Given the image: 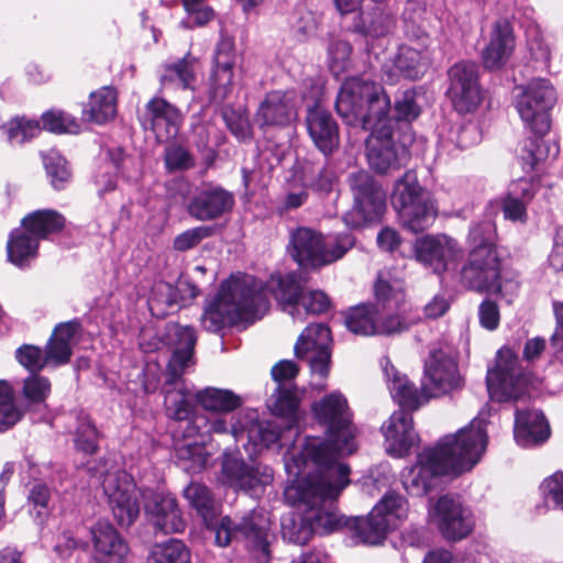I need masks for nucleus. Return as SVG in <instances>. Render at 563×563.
I'll return each mask as SVG.
<instances>
[{
	"instance_id": "nucleus-1",
	"label": "nucleus",
	"mask_w": 563,
	"mask_h": 563,
	"mask_svg": "<svg viewBox=\"0 0 563 563\" xmlns=\"http://www.w3.org/2000/svg\"><path fill=\"white\" fill-rule=\"evenodd\" d=\"M268 292L295 321H303V314L307 313H322L330 306L323 291H302L290 275L272 278L266 286L251 275H232L221 284L218 294L207 303L201 316L202 328L216 333L227 325L253 322L262 318L269 308Z\"/></svg>"
},
{
	"instance_id": "nucleus-2",
	"label": "nucleus",
	"mask_w": 563,
	"mask_h": 563,
	"mask_svg": "<svg viewBox=\"0 0 563 563\" xmlns=\"http://www.w3.org/2000/svg\"><path fill=\"white\" fill-rule=\"evenodd\" d=\"M314 418L327 428V440L307 437L300 445H294L284 456L296 455L301 468L327 478H335L332 490L350 484V467L339 459L354 453L357 449L356 428L352 423V413L347 400L340 391H333L312 406Z\"/></svg>"
},
{
	"instance_id": "nucleus-3",
	"label": "nucleus",
	"mask_w": 563,
	"mask_h": 563,
	"mask_svg": "<svg viewBox=\"0 0 563 563\" xmlns=\"http://www.w3.org/2000/svg\"><path fill=\"white\" fill-rule=\"evenodd\" d=\"M284 464L291 478L284 492L285 499L301 514L298 518L294 515L283 518L282 534L289 542L305 544L313 533L323 534L335 528V516L323 504L336 498L345 487L332 490L335 478L301 468L296 455L287 457Z\"/></svg>"
},
{
	"instance_id": "nucleus-4",
	"label": "nucleus",
	"mask_w": 563,
	"mask_h": 563,
	"mask_svg": "<svg viewBox=\"0 0 563 563\" xmlns=\"http://www.w3.org/2000/svg\"><path fill=\"white\" fill-rule=\"evenodd\" d=\"M486 421L474 418L455 434L443 437L434 448L418 455L417 463L405 470L402 484L413 496L426 495L444 474H461L472 470L487 446Z\"/></svg>"
},
{
	"instance_id": "nucleus-5",
	"label": "nucleus",
	"mask_w": 563,
	"mask_h": 563,
	"mask_svg": "<svg viewBox=\"0 0 563 563\" xmlns=\"http://www.w3.org/2000/svg\"><path fill=\"white\" fill-rule=\"evenodd\" d=\"M185 498L202 518L206 527L214 533L216 544L228 547L242 538L258 563L269 561V545L274 536L269 531V519L260 511H252L241 522L230 517L219 518L220 505L207 486L191 483L184 490Z\"/></svg>"
},
{
	"instance_id": "nucleus-6",
	"label": "nucleus",
	"mask_w": 563,
	"mask_h": 563,
	"mask_svg": "<svg viewBox=\"0 0 563 563\" xmlns=\"http://www.w3.org/2000/svg\"><path fill=\"white\" fill-rule=\"evenodd\" d=\"M555 102L553 86L542 78L532 79L521 88V93L517 97L516 109L525 125L534 134L523 141L520 150V159L527 173L541 170L559 153L555 144H550L542 137L551 128L549 111Z\"/></svg>"
},
{
	"instance_id": "nucleus-7",
	"label": "nucleus",
	"mask_w": 563,
	"mask_h": 563,
	"mask_svg": "<svg viewBox=\"0 0 563 563\" xmlns=\"http://www.w3.org/2000/svg\"><path fill=\"white\" fill-rule=\"evenodd\" d=\"M496 228L492 221L471 227L467 263L461 271L462 283L470 289L497 295L511 302L519 289V283L500 274V263L494 244Z\"/></svg>"
},
{
	"instance_id": "nucleus-8",
	"label": "nucleus",
	"mask_w": 563,
	"mask_h": 563,
	"mask_svg": "<svg viewBox=\"0 0 563 563\" xmlns=\"http://www.w3.org/2000/svg\"><path fill=\"white\" fill-rule=\"evenodd\" d=\"M335 109L346 124L367 130L389 118L390 100L379 84L351 77L342 84Z\"/></svg>"
},
{
	"instance_id": "nucleus-9",
	"label": "nucleus",
	"mask_w": 563,
	"mask_h": 563,
	"mask_svg": "<svg viewBox=\"0 0 563 563\" xmlns=\"http://www.w3.org/2000/svg\"><path fill=\"white\" fill-rule=\"evenodd\" d=\"M167 336L174 346L168 363V380L165 384V409L168 417L186 420L192 413L191 395L180 379L186 367L194 363L196 333L191 327L172 323L167 325Z\"/></svg>"
},
{
	"instance_id": "nucleus-10",
	"label": "nucleus",
	"mask_w": 563,
	"mask_h": 563,
	"mask_svg": "<svg viewBox=\"0 0 563 563\" xmlns=\"http://www.w3.org/2000/svg\"><path fill=\"white\" fill-rule=\"evenodd\" d=\"M390 201L401 225L413 233L427 230L437 218L431 195L420 186L412 170L406 172L396 180Z\"/></svg>"
},
{
	"instance_id": "nucleus-11",
	"label": "nucleus",
	"mask_w": 563,
	"mask_h": 563,
	"mask_svg": "<svg viewBox=\"0 0 563 563\" xmlns=\"http://www.w3.org/2000/svg\"><path fill=\"white\" fill-rule=\"evenodd\" d=\"M102 487L117 523L124 528L132 526L140 515L139 498L145 501L150 488H139L132 476L123 471L108 473Z\"/></svg>"
},
{
	"instance_id": "nucleus-12",
	"label": "nucleus",
	"mask_w": 563,
	"mask_h": 563,
	"mask_svg": "<svg viewBox=\"0 0 563 563\" xmlns=\"http://www.w3.org/2000/svg\"><path fill=\"white\" fill-rule=\"evenodd\" d=\"M408 503L396 493H387L372 509L368 517L360 521L356 532L362 542L380 543L391 530L399 528L408 518Z\"/></svg>"
},
{
	"instance_id": "nucleus-13",
	"label": "nucleus",
	"mask_w": 563,
	"mask_h": 563,
	"mask_svg": "<svg viewBox=\"0 0 563 563\" xmlns=\"http://www.w3.org/2000/svg\"><path fill=\"white\" fill-rule=\"evenodd\" d=\"M527 383L516 353L509 347H501L495 366L486 376L490 398L499 402L517 400L527 394Z\"/></svg>"
},
{
	"instance_id": "nucleus-14",
	"label": "nucleus",
	"mask_w": 563,
	"mask_h": 563,
	"mask_svg": "<svg viewBox=\"0 0 563 563\" xmlns=\"http://www.w3.org/2000/svg\"><path fill=\"white\" fill-rule=\"evenodd\" d=\"M349 179L354 205L344 214L343 221L347 227L355 229L377 220L382 216L385 210V194L375 185L367 172L353 173Z\"/></svg>"
},
{
	"instance_id": "nucleus-15",
	"label": "nucleus",
	"mask_w": 563,
	"mask_h": 563,
	"mask_svg": "<svg viewBox=\"0 0 563 563\" xmlns=\"http://www.w3.org/2000/svg\"><path fill=\"white\" fill-rule=\"evenodd\" d=\"M463 386V378L454 358L442 350L430 353L424 362L422 393L426 398L452 394Z\"/></svg>"
},
{
	"instance_id": "nucleus-16",
	"label": "nucleus",
	"mask_w": 563,
	"mask_h": 563,
	"mask_svg": "<svg viewBox=\"0 0 563 563\" xmlns=\"http://www.w3.org/2000/svg\"><path fill=\"white\" fill-rule=\"evenodd\" d=\"M332 336L330 329L322 323L309 324L295 344L298 358L309 363L313 376L324 380L330 371Z\"/></svg>"
},
{
	"instance_id": "nucleus-17",
	"label": "nucleus",
	"mask_w": 563,
	"mask_h": 563,
	"mask_svg": "<svg viewBox=\"0 0 563 563\" xmlns=\"http://www.w3.org/2000/svg\"><path fill=\"white\" fill-rule=\"evenodd\" d=\"M222 477L229 486L258 496L273 482L274 473L266 465L250 467L243 462L239 451L228 450L223 453Z\"/></svg>"
},
{
	"instance_id": "nucleus-18",
	"label": "nucleus",
	"mask_w": 563,
	"mask_h": 563,
	"mask_svg": "<svg viewBox=\"0 0 563 563\" xmlns=\"http://www.w3.org/2000/svg\"><path fill=\"white\" fill-rule=\"evenodd\" d=\"M429 517L448 540H461L473 529L471 511L452 496L440 497L430 507Z\"/></svg>"
},
{
	"instance_id": "nucleus-19",
	"label": "nucleus",
	"mask_w": 563,
	"mask_h": 563,
	"mask_svg": "<svg viewBox=\"0 0 563 563\" xmlns=\"http://www.w3.org/2000/svg\"><path fill=\"white\" fill-rule=\"evenodd\" d=\"M449 96L456 111L466 113L475 110L482 101L478 84V68L475 63L460 62L449 70Z\"/></svg>"
},
{
	"instance_id": "nucleus-20",
	"label": "nucleus",
	"mask_w": 563,
	"mask_h": 563,
	"mask_svg": "<svg viewBox=\"0 0 563 563\" xmlns=\"http://www.w3.org/2000/svg\"><path fill=\"white\" fill-rule=\"evenodd\" d=\"M300 99L294 90H274L260 103L254 121L262 128H284L296 121Z\"/></svg>"
},
{
	"instance_id": "nucleus-21",
	"label": "nucleus",
	"mask_w": 563,
	"mask_h": 563,
	"mask_svg": "<svg viewBox=\"0 0 563 563\" xmlns=\"http://www.w3.org/2000/svg\"><path fill=\"white\" fill-rule=\"evenodd\" d=\"M368 130L371 134L366 140V148L369 166L380 174L397 169L400 162L398 150L393 141L390 118Z\"/></svg>"
},
{
	"instance_id": "nucleus-22",
	"label": "nucleus",
	"mask_w": 563,
	"mask_h": 563,
	"mask_svg": "<svg viewBox=\"0 0 563 563\" xmlns=\"http://www.w3.org/2000/svg\"><path fill=\"white\" fill-rule=\"evenodd\" d=\"M235 59L233 42L229 38L221 40L214 52L209 77V96L213 102H223L232 92Z\"/></svg>"
},
{
	"instance_id": "nucleus-23",
	"label": "nucleus",
	"mask_w": 563,
	"mask_h": 563,
	"mask_svg": "<svg viewBox=\"0 0 563 563\" xmlns=\"http://www.w3.org/2000/svg\"><path fill=\"white\" fill-rule=\"evenodd\" d=\"M415 251L417 260L430 267L435 274L448 271L460 253L456 242L444 234L427 235L418 239Z\"/></svg>"
},
{
	"instance_id": "nucleus-24",
	"label": "nucleus",
	"mask_w": 563,
	"mask_h": 563,
	"mask_svg": "<svg viewBox=\"0 0 563 563\" xmlns=\"http://www.w3.org/2000/svg\"><path fill=\"white\" fill-rule=\"evenodd\" d=\"M145 120L158 142L175 139L184 122L181 111L164 98L154 97L145 106Z\"/></svg>"
},
{
	"instance_id": "nucleus-25",
	"label": "nucleus",
	"mask_w": 563,
	"mask_h": 563,
	"mask_svg": "<svg viewBox=\"0 0 563 563\" xmlns=\"http://www.w3.org/2000/svg\"><path fill=\"white\" fill-rule=\"evenodd\" d=\"M385 437L386 452L394 457H402L409 453L418 441L410 413L405 409L395 411L382 426Z\"/></svg>"
},
{
	"instance_id": "nucleus-26",
	"label": "nucleus",
	"mask_w": 563,
	"mask_h": 563,
	"mask_svg": "<svg viewBox=\"0 0 563 563\" xmlns=\"http://www.w3.org/2000/svg\"><path fill=\"white\" fill-rule=\"evenodd\" d=\"M91 541L96 563H124L129 555L126 541L109 522L99 521L91 528Z\"/></svg>"
},
{
	"instance_id": "nucleus-27",
	"label": "nucleus",
	"mask_w": 563,
	"mask_h": 563,
	"mask_svg": "<svg viewBox=\"0 0 563 563\" xmlns=\"http://www.w3.org/2000/svg\"><path fill=\"white\" fill-rule=\"evenodd\" d=\"M144 510L154 526L164 533H178L186 528V521L176 498L170 494L155 493L150 488L147 499L144 501Z\"/></svg>"
},
{
	"instance_id": "nucleus-28",
	"label": "nucleus",
	"mask_w": 563,
	"mask_h": 563,
	"mask_svg": "<svg viewBox=\"0 0 563 563\" xmlns=\"http://www.w3.org/2000/svg\"><path fill=\"white\" fill-rule=\"evenodd\" d=\"M296 428L288 429V424L279 420L253 421V418L246 422L245 438L247 443L244 448L250 455L256 454L262 448H272L277 444L278 448L286 445L287 439H291L296 433Z\"/></svg>"
},
{
	"instance_id": "nucleus-29",
	"label": "nucleus",
	"mask_w": 563,
	"mask_h": 563,
	"mask_svg": "<svg viewBox=\"0 0 563 563\" xmlns=\"http://www.w3.org/2000/svg\"><path fill=\"white\" fill-rule=\"evenodd\" d=\"M233 205L231 192L218 186H208L192 198L188 212L201 221L213 220L230 211Z\"/></svg>"
},
{
	"instance_id": "nucleus-30",
	"label": "nucleus",
	"mask_w": 563,
	"mask_h": 563,
	"mask_svg": "<svg viewBox=\"0 0 563 563\" xmlns=\"http://www.w3.org/2000/svg\"><path fill=\"white\" fill-rule=\"evenodd\" d=\"M515 48L512 27L507 20L493 24L487 45L482 51L484 67L498 69L509 59Z\"/></svg>"
},
{
	"instance_id": "nucleus-31",
	"label": "nucleus",
	"mask_w": 563,
	"mask_h": 563,
	"mask_svg": "<svg viewBox=\"0 0 563 563\" xmlns=\"http://www.w3.org/2000/svg\"><path fill=\"white\" fill-rule=\"evenodd\" d=\"M537 192L532 180L520 179L504 196L490 202V208L500 209L506 220L525 223L528 219L527 206Z\"/></svg>"
},
{
	"instance_id": "nucleus-32",
	"label": "nucleus",
	"mask_w": 563,
	"mask_h": 563,
	"mask_svg": "<svg viewBox=\"0 0 563 563\" xmlns=\"http://www.w3.org/2000/svg\"><path fill=\"white\" fill-rule=\"evenodd\" d=\"M199 70V59L186 54L183 58L162 65L159 81L163 88L194 89Z\"/></svg>"
},
{
	"instance_id": "nucleus-33",
	"label": "nucleus",
	"mask_w": 563,
	"mask_h": 563,
	"mask_svg": "<svg viewBox=\"0 0 563 563\" xmlns=\"http://www.w3.org/2000/svg\"><path fill=\"white\" fill-rule=\"evenodd\" d=\"M388 388L391 397L399 404L401 409L408 408L415 410L429 400L423 396L422 389L419 391L416 386L401 375L390 363L388 358L380 361Z\"/></svg>"
},
{
	"instance_id": "nucleus-34",
	"label": "nucleus",
	"mask_w": 563,
	"mask_h": 563,
	"mask_svg": "<svg viewBox=\"0 0 563 563\" xmlns=\"http://www.w3.org/2000/svg\"><path fill=\"white\" fill-rule=\"evenodd\" d=\"M514 434L521 446H530L545 441L550 435L549 424L539 410H517Z\"/></svg>"
},
{
	"instance_id": "nucleus-35",
	"label": "nucleus",
	"mask_w": 563,
	"mask_h": 563,
	"mask_svg": "<svg viewBox=\"0 0 563 563\" xmlns=\"http://www.w3.org/2000/svg\"><path fill=\"white\" fill-rule=\"evenodd\" d=\"M307 129L316 146L324 154L331 153L339 145V131L332 117L316 107L307 115Z\"/></svg>"
},
{
	"instance_id": "nucleus-36",
	"label": "nucleus",
	"mask_w": 563,
	"mask_h": 563,
	"mask_svg": "<svg viewBox=\"0 0 563 563\" xmlns=\"http://www.w3.org/2000/svg\"><path fill=\"white\" fill-rule=\"evenodd\" d=\"M322 236L321 233L309 228L296 229L290 233L289 254L301 266L317 267Z\"/></svg>"
},
{
	"instance_id": "nucleus-37",
	"label": "nucleus",
	"mask_w": 563,
	"mask_h": 563,
	"mask_svg": "<svg viewBox=\"0 0 563 563\" xmlns=\"http://www.w3.org/2000/svg\"><path fill=\"white\" fill-rule=\"evenodd\" d=\"M79 329L80 325L77 321L64 322L55 328L45 350L49 365L57 366L68 363Z\"/></svg>"
},
{
	"instance_id": "nucleus-38",
	"label": "nucleus",
	"mask_w": 563,
	"mask_h": 563,
	"mask_svg": "<svg viewBox=\"0 0 563 563\" xmlns=\"http://www.w3.org/2000/svg\"><path fill=\"white\" fill-rule=\"evenodd\" d=\"M117 92L111 87H102L91 92L87 109L82 112L84 119L97 124L113 120L117 115Z\"/></svg>"
},
{
	"instance_id": "nucleus-39",
	"label": "nucleus",
	"mask_w": 563,
	"mask_h": 563,
	"mask_svg": "<svg viewBox=\"0 0 563 563\" xmlns=\"http://www.w3.org/2000/svg\"><path fill=\"white\" fill-rule=\"evenodd\" d=\"M65 218L55 210H37L27 214L21 225L25 228L38 241L49 234L59 232L65 227Z\"/></svg>"
},
{
	"instance_id": "nucleus-40",
	"label": "nucleus",
	"mask_w": 563,
	"mask_h": 563,
	"mask_svg": "<svg viewBox=\"0 0 563 563\" xmlns=\"http://www.w3.org/2000/svg\"><path fill=\"white\" fill-rule=\"evenodd\" d=\"M38 243L40 241L21 225L12 231L8 240L9 261L16 266H23L36 256Z\"/></svg>"
},
{
	"instance_id": "nucleus-41",
	"label": "nucleus",
	"mask_w": 563,
	"mask_h": 563,
	"mask_svg": "<svg viewBox=\"0 0 563 563\" xmlns=\"http://www.w3.org/2000/svg\"><path fill=\"white\" fill-rule=\"evenodd\" d=\"M195 399L205 410L216 413H228L241 405L240 397L231 390L206 387L197 391Z\"/></svg>"
},
{
	"instance_id": "nucleus-42",
	"label": "nucleus",
	"mask_w": 563,
	"mask_h": 563,
	"mask_svg": "<svg viewBox=\"0 0 563 563\" xmlns=\"http://www.w3.org/2000/svg\"><path fill=\"white\" fill-rule=\"evenodd\" d=\"M430 64L427 52H421L411 46H401L394 60L395 69L405 78L418 79Z\"/></svg>"
},
{
	"instance_id": "nucleus-43",
	"label": "nucleus",
	"mask_w": 563,
	"mask_h": 563,
	"mask_svg": "<svg viewBox=\"0 0 563 563\" xmlns=\"http://www.w3.org/2000/svg\"><path fill=\"white\" fill-rule=\"evenodd\" d=\"M355 244L350 233H335L322 236L321 250L317 257V267L330 265L341 260Z\"/></svg>"
},
{
	"instance_id": "nucleus-44",
	"label": "nucleus",
	"mask_w": 563,
	"mask_h": 563,
	"mask_svg": "<svg viewBox=\"0 0 563 563\" xmlns=\"http://www.w3.org/2000/svg\"><path fill=\"white\" fill-rule=\"evenodd\" d=\"M273 398L272 411L276 416L275 420L284 421L288 424V429L296 428L300 419L299 400L296 394L288 388L278 386Z\"/></svg>"
},
{
	"instance_id": "nucleus-45",
	"label": "nucleus",
	"mask_w": 563,
	"mask_h": 563,
	"mask_svg": "<svg viewBox=\"0 0 563 563\" xmlns=\"http://www.w3.org/2000/svg\"><path fill=\"white\" fill-rule=\"evenodd\" d=\"M405 302V292L398 283L378 279L375 286V303L371 307L374 312L385 313L400 310Z\"/></svg>"
},
{
	"instance_id": "nucleus-46",
	"label": "nucleus",
	"mask_w": 563,
	"mask_h": 563,
	"mask_svg": "<svg viewBox=\"0 0 563 563\" xmlns=\"http://www.w3.org/2000/svg\"><path fill=\"white\" fill-rule=\"evenodd\" d=\"M194 426L198 430H202V433L207 434H222L231 430V433L236 442H243L245 438L246 422H242L241 417H232L231 421L228 422L222 416H216L210 419L205 417H197L194 420Z\"/></svg>"
},
{
	"instance_id": "nucleus-47",
	"label": "nucleus",
	"mask_w": 563,
	"mask_h": 563,
	"mask_svg": "<svg viewBox=\"0 0 563 563\" xmlns=\"http://www.w3.org/2000/svg\"><path fill=\"white\" fill-rule=\"evenodd\" d=\"M175 452L180 466L190 473H199L202 471L207 466L210 457L209 452H207L202 444L189 440L177 443Z\"/></svg>"
},
{
	"instance_id": "nucleus-48",
	"label": "nucleus",
	"mask_w": 563,
	"mask_h": 563,
	"mask_svg": "<svg viewBox=\"0 0 563 563\" xmlns=\"http://www.w3.org/2000/svg\"><path fill=\"white\" fill-rule=\"evenodd\" d=\"M150 555L154 563H190L189 550L176 539L153 545Z\"/></svg>"
},
{
	"instance_id": "nucleus-49",
	"label": "nucleus",
	"mask_w": 563,
	"mask_h": 563,
	"mask_svg": "<svg viewBox=\"0 0 563 563\" xmlns=\"http://www.w3.org/2000/svg\"><path fill=\"white\" fill-rule=\"evenodd\" d=\"M346 328L361 335L377 334V320L374 310L368 306L353 308L345 318Z\"/></svg>"
},
{
	"instance_id": "nucleus-50",
	"label": "nucleus",
	"mask_w": 563,
	"mask_h": 563,
	"mask_svg": "<svg viewBox=\"0 0 563 563\" xmlns=\"http://www.w3.org/2000/svg\"><path fill=\"white\" fill-rule=\"evenodd\" d=\"M99 433L86 415L77 417V427L75 429L74 442L77 450L85 454H93L98 450Z\"/></svg>"
},
{
	"instance_id": "nucleus-51",
	"label": "nucleus",
	"mask_w": 563,
	"mask_h": 563,
	"mask_svg": "<svg viewBox=\"0 0 563 563\" xmlns=\"http://www.w3.org/2000/svg\"><path fill=\"white\" fill-rule=\"evenodd\" d=\"M22 417L16 407L13 390L5 382H0V432L12 428Z\"/></svg>"
},
{
	"instance_id": "nucleus-52",
	"label": "nucleus",
	"mask_w": 563,
	"mask_h": 563,
	"mask_svg": "<svg viewBox=\"0 0 563 563\" xmlns=\"http://www.w3.org/2000/svg\"><path fill=\"white\" fill-rule=\"evenodd\" d=\"M43 164L54 188L60 189L70 178L66 161L55 150L42 154Z\"/></svg>"
},
{
	"instance_id": "nucleus-53",
	"label": "nucleus",
	"mask_w": 563,
	"mask_h": 563,
	"mask_svg": "<svg viewBox=\"0 0 563 563\" xmlns=\"http://www.w3.org/2000/svg\"><path fill=\"white\" fill-rule=\"evenodd\" d=\"M186 19L180 22L185 29L203 26L214 18L213 10L206 3V0H183Z\"/></svg>"
},
{
	"instance_id": "nucleus-54",
	"label": "nucleus",
	"mask_w": 563,
	"mask_h": 563,
	"mask_svg": "<svg viewBox=\"0 0 563 563\" xmlns=\"http://www.w3.org/2000/svg\"><path fill=\"white\" fill-rule=\"evenodd\" d=\"M4 129L8 135V141L12 144H22L32 140L41 132V126L37 121L25 118L11 120L5 124Z\"/></svg>"
},
{
	"instance_id": "nucleus-55",
	"label": "nucleus",
	"mask_w": 563,
	"mask_h": 563,
	"mask_svg": "<svg viewBox=\"0 0 563 563\" xmlns=\"http://www.w3.org/2000/svg\"><path fill=\"white\" fill-rule=\"evenodd\" d=\"M43 126L53 133H78L79 124L73 115L62 110H51L42 115Z\"/></svg>"
},
{
	"instance_id": "nucleus-56",
	"label": "nucleus",
	"mask_w": 563,
	"mask_h": 563,
	"mask_svg": "<svg viewBox=\"0 0 563 563\" xmlns=\"http://www.w3.org/2000/svg\"><path fill=\"white\" fill-rule=\"evenodd\" d=\"M540 489L548 506L563 508V472H555L547 477Z\"/></svg>"
},
{
	"instance_id": "nucleus-57",
	"label": "nucleus",
	"mask_w": 563,
	"mask_h": 563,
	"mask_svg": "<svg viewBox=\"0 0 563 563\" xmlns=\"http://www.w3.org/2000/svg\"><path fill=\"white\" fill-rule=\"evenodd\" d=\"M165 166L168 170H186L195 165L191 153L180 145H169L164 154Z\"/></svg>"
},
{
	"instance_id": "nucleus-58",
	"label": "nucleus",
	"mask_w": 563,
	"mask_h": 563,
	"mask_svg": "<svg viewBox=\"0 0 563 563\" xmlns=\"http://www.w3.org/2000/svg\"><path fill=\"white\" fill-rule=\"evenodd\" d=\"M395 119L399 121H413L420 114V107L416 101V93L412 90H405L396 98Z\"/></svg>"
},
{
	"instance_id": "nucleus-59",
	"label": "nucleus",
	"mask_w": 563,
	"mask_h": 563,
	"mask_svg": "<svg viewBox=\"0 0 563 563\" xmlns=\"http://www.w3.org/2000/svg\"><path fill=\"white\" fill-rule=\"evenodd\" d=\"M19 363L32 373L40 372L45 365H49L46 353L34 345H23L16 350Z\"/></svg>"
},
{
	"instance_id": "nucleus-60",
	"label": "nucleus",
	"mask_w": 563,
	"mask_h": 563,
	"mask_svg": "<svg viewBox=\"0 0 563 563\" xmlns=\"http://www.w3.org/2000/svg\"><path fill=\"white\" fill-rule=\"evenodd\" d=\"M352 47L349 42L336 40L329 46L330 68L333 74L339 75L350 65Z\"/></svg>"
},
{
	"instance_id": "nucleus-61",
	"label": "nucleus",
	"mask_w": 563,
	"mask_h": 563,
	"mask_svg": "<svg viewBox=\"0 0 563 563\" xmlns=\"http://www.w3.org/2000/svg\"><path fill=\"white\" fill-rule=\"evenodd\" d=\"M213 232L210 227H196L178 234L174 239V249L179 252L188 251L197 246L202 240L209 238Z\"/></svg>"
},
{
	"instance_id": "nucleus-62",
	"label": "nucleus",
	"mask_w": 563,
	"mask_h": 563,
	"mask_svg": "<svg viewBox=\"0 0 563 563\" xmlns=\"http://www.w3.org/2000/svg\"><path fill=\"white\" fill-rule=\"evenodd\" d=\"M49 391L51 384L45 377L32 375L24 382L23 394L30 404L43 402Z\"/></svg>"
},
{
	"instance_id": "nucleus-63",
	"label": "nucleus",
	"mask_w": 563,
	"mask_h": 563,
	"mask_svg": "<svg viewBox=\"0 0 563 563\" xmlns=\"http://www.w3.org/2000/svg\"><path fill=\"white\" fill-rule=\"evenodd\" d=\"M378 327L377 334H394L408 329L409 324L400 314V310L391 312H374Z\"/></svg>"
},
{
	"instance_id": "nucleus-64",
	"label": "nucleus",
	"mask_w": 563,
	"mask_h": 563,
	"mask_svg": "<svg viewBox=\"0 0 563 563\" xmlns=\"http://www.w3.org/2000/svg\"><path fill=\"white\" fill-rule=\"evenodd\" d=\"M478 319L484 329L488 331L496 330L500 321V313L497 303L489 299H485L478 307Z\"/></svg>"
}]
</instances>
